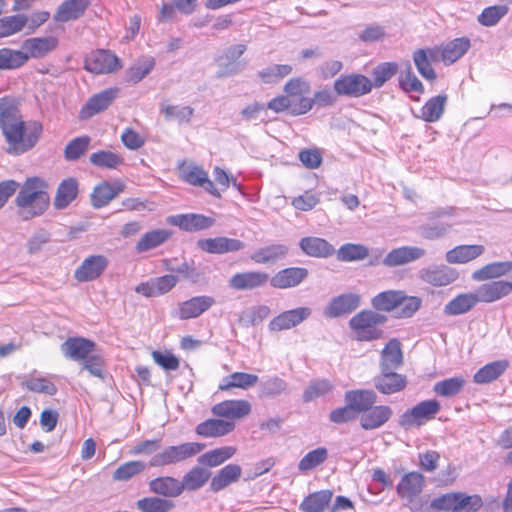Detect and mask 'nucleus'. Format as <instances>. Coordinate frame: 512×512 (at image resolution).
Masks as SVG:
<instances>
[{"label":"nucleus","instance_id":"nucleus-36","mask_svg":"<svg viewBox=\"0 0 512 512\" xmlns=\"http://www.w3.org/2000/svg\"><path fill=\"white\" fill-rule=\"evenodd\" d=\"M377 396L372 390H350L345 393V401L355 413L364 414L376 402Z\"/></svg>","mask_w":512,"mask_h":512},{"label":"nucleus","instance_id":"nucleus-47","mask_svg":"<svg viewBox=\"0 0 512 512\" xmlns=\"http://www.w3.org/2000/svg\"><path fill=\"white\" fill-rule=\"evenodd\" d=\"M237 452L234 446H223L207 451L199 456L198 462L207 467H217L231 459Z\"/></svg>","mask_w":512,"mask_h":512},{"label":"nucleus","instance_id":"nucleus-24","mask_svg":"<svg viewBox=\"0 0 512 512\" xmlns=\"http://www.w3.org/2000/svg\"><path fill=\"white\" fill-rule=\"evenodd\" d=\"M425 249L417 246H402L391 250L383 259V265L397 267L416 261L425 256Z\"/></svg>","mask_w":512,"mask_h":512},{"label":"nucleus","instance_id":"nucleus-48","mask_svg":"<svg viewBox=\"0 0 512 512\" xmlns=\"http://www.w3.org/2000/svg\"><path fill=\"white\" fill-rule=\"evenodd\" d=\"M78 194V182L74 178L64 179L58 186L54 199L56 209L66 208Z\"/></svg>","mask_w":512,"mask_h":512},{"label":"nucleus","instance_id":"nucleus-41","mask_svg":"<svg viewBox=\"0 0 512 512\" xmlns=\"http://www.w3.org/2000/svg\"><path fill=\"white\" fill-rule=\"evenodd\" d=\"M512 271V261H499L489 263L472 273L474 281H486L497 279L509 274Z\"/></svg>","mask_w":512,"mask_h":512},{"label":"nucleus","instance_id":"nucleus-58","mask_svg":"<svg viewBox=\"0 0 512 512\" xmlns=\"http://www.w3.org/2000/svg\"><path fill=\"white\" fill-rule=\"evenodd\" d=\"M90 162L99 168L117 169L123 164V158L115 152L101 150L90 155Z\"/></svg>","mask_w":512,"mask_h":512},{"label":"nucleus","instance_id":"nucleus-3","mask_svg":"<svg viewBox=\"0 0 512 512\" xmlns=\"http://www.w3.org/2000/svg\"><path fill=\"white\" fill-rule=\"evenodd\" d=\"M386 321V316L377 311L362 310L350 319L349 327L357 341H373L383 338L381 326Z\"/></svg>","mask_w":512,"mask_h":512},{"label":"nucleus","instance_id":"nucleus-11","mask_svg":"<svg viewBox=\"0 0 512 512\" xmlns=\"http://www.w3.org/2000/svg\"><path fill=\"white\" fill-rule=\"evenodd\" d=\"M181 178L190 185L199 186L204 188L208 193L214 197L220 198L221 194L215 187L213 182L208 178V174L204 169L198 165L189 163L182 164L179 167Z\"/></svg>","mask_w":512,"mask_h":512},{"label":"nucleus","instance_id":"nucleus-34","mask_svg":"<svg viewBox=\"0 0 512 512\" xmlns=\"http://www.w3.org/2000/svg\"><path fill=\"white\" fill-rule=\"evenodd\" d=\"M485 252L483 245H459L446 252L445 259L450 264H465Z\"/></svg>","mask_w":512,"mask_h":512},{"label":"nucleus","instance_id":"nucleus-54","mask_svg":"<svg viewBox=\"0 0 512 512\" xmlns=\"http://www.w3.org/2000/svg\"><path fill=\"white\" fill-rule=\"evenodd\" d=\"M160 112L168 121H177L179 124L190 123L194 109L187 105H174L169 103H162L160 105Z\"/></svg>","mask_w":512,"mask_h":512},{"label":"nucleus","instance_id":"nucleus-32","mask_svg":"<svg viewBox=\"0 0 512 512\" xmlns=\"http://www.w3.org/2000/svg\"><path fill=\"white\" fill-rule=\"evenodd\" d=\"M234 429V422L213 418L198 424L196 427V433L202 437L216 438L225 436Z\"/></svg>","mask_w":512,"mask_h":512},{"label":"nucleus","instance_id":"nucleus-46","mask_svg":"<svg viewBox=\"0 0 512 512\" xmlns=\"http://www.w3.org/2000/svg\"><path fill=\"white\" fill-rule=\"evenodd\" d=\"M333 497L331 490H320L309 494L300 504L303 512H324Z\"/></svg>","mask_w":512,"mask_h":512},{"label":"nucleus","instance_id":"nucleus-28","mask_svg":"<svg viewBox=\"0 0 512 512\" xmlns=\"http://www.w3.org/2000/svg\"><path fill=\"white\" fill-rule=\"evenodd\" d=\"M215 304V299L211 296L202 295L192 297L179 305V318L187 320L197 318Z\"/></svg>","mask_w":512,"mask_h":512},{"label":"nucleus","instance_id":"nucleus-35","mask_svg":"<svg viewBox=\"0 0 512 512\" xmlns=\"http://www.w3.org/2000/svg\"><path fill=\"white\" fill-rule=\"evenodd\" d=\"M242 474V468L238 464H228L221 468L210 483V489L213 492H219L229 485L236 483Z\"/></svg>","mask_w":512,"mask_h":512},{"label":"nucleus","instance_id":"nucleus-63","mask_svg":"<svg viewBox=\"0 0 512 512\" xmlns=\"http://www.w3.org/2000/svg\"><path fill=\"white\" fill-rule=\"evenodd\" d=\"M482 506V499L478 495H466L456 492L451 512H476Z\"/></svg>","mask_w":512,"mask_h":512},{"label":"nucleus","instance_id":"nucleus-2","mask_svg":"<svg viewBox=\"0 0 512 512\" xmlns=\"http://www.w3.org/2000/svg\"><path fill=\"white\" fill-rule=\"evenodd\" d=\"M421 299L416 296H408L402 290H387L378 293L371 300L372 307L377 311H395L397 317L409 318L413 316L421 306Z\"/></svg>","mask_w":512,"mask_h":512},{"label":"nucleus","instance_id":"nucleus-62","mask_svg":"<svg viewBox=\"0 0 512 512\" xmlns=\"http://www.w3.org/2000/svg\"><path fill=\"white\" fill-rule=\"evenodd\" d=\"M28 22L25 15L6 16L0 19V38L20 32Z\"/></svg>","mask_w":512,"mask_h":512},{"label":"nucleus","instance_id":"nucleus-26","mask_svg":"<svg viewBox=\"0 0 512 512\" xmlns=\"http://www.w3.org/2000/svg\"><path fill=\"white\" fill-rule=\"evenodd\" d=\"M425 486V478L419 472H410L405 474L397 485L398 495L408 500L411 506L416 502H413L414 498L418 496Z\"/></svg>","mask_w":512,"mask_h":512},{"label":"nucleus","instance_id":"nucleus-5","mask_svg":"<svg viewBox=\"0 0 512 512\" xmlns=\"http://www.w3.org/2000/svg\"><path fill=\"white\" fill-rule=\"evenodd\" d=\"M204 448V444L196 442H186L177 446H168L151 457L149 466L161 467L176 464L197 455Z\"/></svg>","mask_w":512,"mask_h":512},{"label":"nucleus","instance_id":"nucleus-8","mask_svg":"<svg viewBox=\"0 0 512 512\" xmlns=\"http://www.w3.org/2000/svg\"><path fill=\"white\" fill-rule=\"evenodd\" d=\"M440 411V403L435 400H425L405 411L399 419V424L405 429L420 427L435 418Z\"/></svg>","mask_w":512,"mask_h":512},{"label":"nucleus","instance_id":"nucleus-55","mask_svg":"<svg viewBox=\"0 0 512 512\" xmlns=\"http://www.w3.org/2000/svg\"><path fill=\"white\" fill-rule=\"evenodd\" d=\"M170 236L171 232L166 229L149 231L140 237L136 244V250L142 253L154 249L166 242Z\"/></svg>","mask_w":512,"mask_h":512},{"label":"nucleus","instance_id":"nucleus-38","mask_svg":"<svg viewBox=\"0 0 512 512\" xmlns=\"http://www.w3.org/2000/svg\"><path fill=\"white\" fill-rule=\"evenodd\" d=\"M89 4V0H66L58 7L53 18L56 22L76 20L83 15Z\"/></svg>","mask_w":512,"mask_h":512},{"label":"nucleus","instance_id":"nucleus-1","mask_svg":"<svg viewBox=\"0 0 512 512\" xmlns=\"http://www.w3.org/2000/svg\"><path fill=\"white\" fill-rule=\"evenodd\" d=\"M47 183L38 177L29 178L21 187L15 203L22 220H30L42 215L50 204Z\"/></svg>","mask_w":512,"mask_h":512},{"label":"nucleus","instance_id":"nucleus-21","mask_svg":"<svg viewBox=\"0 0 512 512\" xmlns=\"http://www.w3.org/2000/svg\"><path fill=\"white\" fill-rule=\"evenodd\" d=\"M419 277L424 282L433 286H446L458 278V272L451 267L430 266L419 271Z\"/></svg>","mask_w":512,"mask_h":512},{"label":"nucleus","instance_id":"nucleus-45","mask_svg":"<svg viewBox=\"0 0 512 512\" xmlns=\"http://www.w3.org/2000/svg\"><path fill=\"white\" fill-rule=\"evenodd\" d=\"M259 377L255 374L245 372H234L224 377L219 384L221 391H228L232 388L249 389L257 384Z\"/></svg>","mask_w":512,"mask_h":512},{"label":"nucleus","instance_id":"nucleus-25","mask_svg":"<svg viewBox=\"0 0 512 512\" xmlns=\"http://www.w3.org/2000/svg\"><path fill=\"white\" fill-rule=\"evenodd\" d=\"M308 276V270L303 267H290L278 271L271 279L270 284L277 289H288L298 286Z\"/></svg>","mask_w":512,"mask_h":512},{"label":"nucleus","instance_id":"nucleus-42","mask_svg":"<svg viewBox=\"0 0 512 512\" xmlns=\"http://www.w3.org/2000/svg\"><path fill=\"white\" fill-rule=\"evenodd\" d=\"M149 489L151 492L164 497H177L182 493L180 480L163 476L158 477L149 482Z\"/></svg>","mask_w":512,"mask_h":512},{"label":"nucleus","instance_id":"nucleus-61","mask_svg":"<svg viewBox=\"0 0 512 512\" xmlns=\"http://www.w3.org/2000/svg\"><path fill=\"white\" fill-rule=\"evenodd\" d=\"M465 383L463 377H452L435 383L433 391L442 397H453L462 391Z\"/></svg>","mask_w":512,"mask_h":512},{"label":"nucleus","instance_id":"nucleus-6","mask_svg":"<svg viewBox=\"0 0 512 512\" xmlns=\"http://www.w3.org/2000/svg\"><path fill=\"white\" fill-rule=\"evenodd\" d=\"M43 131L42 124L36 120H28L12 138L7 141L6 151L10 155H21L36 146Z\"/></svg>","mask_w":512,"mask_h":512},{"label":"nucleus","instance_id":"nucleus-40","mask_svg":"<svg viewBox=\"0 0 512 512\" xmlns=\"http://www.w3.org/2000/svg\"><path fill=\"white\" fill-rule=\"evenodd\" d=\"M390 371H381V374L375 378V387L383 394H393L402 390L406 385V378L398 373Z\"/></svg>","mask_w":512,"mask_h":512},{"label":"nucleus","instance_id":"nucleus-33","mask_svg":"<svg viewBox=\"0 0 512 512\" xmlns=\"http://www.w3.org/2000/svg\"><path fill=\"white\" fill-rule=\"evenodd\" d=\"M392 416V409L386 405L372 406L360 417V425L365 430L383 426Z\"/></svg>","mask_w":512,"mask_h":512},{"label":"nucleus","instance_id":"nucleus-18","mask_svg":"<svg viewBox=\"0 0 512 512\" xmlns=\"http://www.w3.org/2000/svg\"><path fill=\"white\" fill-rule=\"evenodd\" d=\"M312 107L313 101L308 97H302L297 102L288 96H278L270 100L267 104V108L276 113L289 110V112L294 116L303 115L310 111Z\"/></svg>","mask_w":512,"mask_h":512},{"label":"nucleus","instance_id":"nucleus-49","mask_svg":"<svg viewBox=\"0 0 512 512\" xmlns=\"http://www.w3.org/2000/svg\"><path fill=\"white\" fill-rule=\"evenodd\" d=\"M304 253L313 257H329L334 253V247L325 239L305 237L300 241Z\"/></svg>","mask_w":512,"mask_h":512},{"label":"nucleus","instance_id":"nucleus-51","mask_svg":"<svg viewBox=\"0 0 512 512\" xmlns=\"http://www.w3.org/2000/svg\"><path fill=\"white\" fill-rule=\"evenodd\" d=\"M210 476L211 473L207 469L200 466L193 467L180 481L182 492L184 490L196 491L200 489L208 482Z\"/></svg>","mask_w":512,"mask_h":512},{"label":"nucleus","instance_id":"nucleus-15","mask_svg":"<svg viewBox=\"0 0 512 512\" xmlns=\"http://www.w3.org/2000/svg\"><path fill=\"white\" fill-rule=\"evenodd\" d=\"M312 313L309 307H298L287 310L273 318L269 323L271 331H282L291 329L305 321Z\"/></svg>","mask_w":512,"mask_h":512},{"label":"nucleus","instance_id":"nucleus-20","mask_svg":"<svg viewBox=\"0 0 512 512\" xmlns=\"http://www.w3.org/2000/svg\"><path fill=\"white\" fill-rule=\"evenodd\" d=\"M118 93L117 88H110L93 95L80 110V118L88 119L107 109Z\"/></svg>","mask_w":512,"mask_h":512},{"label":"nucleus","instance_id":"nucleus-27","mask_svg":"<svg viewBox=\"0 0 512 512\" xmlns=\"http://www.w3.org/2000/svg\"><path fill=\"white\" fill-rule=\"evenodd\" d=\"M197 244L201 250L211 254H224L244 248L242 241L227 237L201 239Z\"/></svg>","mask_w":512,"mask_h":512},{"label":"nucleus","instance_id":"nucleus-23","mask_svg":"<svg viewBox=\"0 0 512 512\" xmlns=\"http://www.w3.org/2000/svg\"><path fill=\"white\" fill-rule=\"evenodd\" d=\"M251 404L244 399L225 400L212 407V413L226 419H241L249 415Z\"/></svg>","mask_w":512,"mask_h":512},{"label":"nucleus","instance_id":"nucleus-43","mask_svg":"<svg viewBox=\"0 0 512 512\" xmlns=\"http://www.w3.org/2000/svg\"><path fill=\"white\" fill-rule=\"evenodd\" d=\"M122 191L121 184H111L109 182H102L97 185L91 194V203L95 208L106 206Z\"/></svg>","mask_w":512,"mask_h":512},{"label":"nucleus","instance_id":"nucleus-10","mask_svg":"<svg viewBox=\"0 0 512 512\" xmlns=\"http://www.w3.org/2000/svg\"><path fill=\"white\" fill-rule=\"evenodd\" d=\"M120 67V59L108 50H96L85 60V68L94 74L112 73Z\"/></svg>","mask_w":512,"mask_h":512},{"label":"nucleus","instance_id":"nucleus-39","mask_svg":"<svg viewBox=\"0 0 512 512\" xmlns=\"http://www.w3.org/2000/svg\"><path fill=\"white\" fill-rule=\"evenodd\" d=\"M246 51V45L237 44L226 50L225 56L218 59L220 70L217 75L219 78L231 76L239 72L238 66L234 63Z\"/></svg>","mask_w":512,"mask_h":512},{"label":"nucleus","instance_id":"nucleus-57","mask_svg":"<svg viewBox=\"0 0 512 512\" xmlns=\"http://www.w3.org/2000/svg\"><path fill=\"white\" fill-rule=\"evenodd\" d=\"M28 57L22 50L0 49V70H14L24 66Z\"/></svg>","mask_w":512,"mask_h":512},{"label":"nucleus","instance_id":"nucleus-56","mask_svg":"<svg viewBox=\"0 0 512 512\" xmlns=\"http://www.w3.org/2000/svg\"><path fill=\"white\" fill-rule=\"evenodd\" d=\"M328 459V450L325 447H317L306 453L298 463V470L301 474H308L310 471L322 465Z\"/></svg>","mask_w":512,"mask_h":512},{"label":"nucleus","instance_id":"nucleus-30","mask_svg":"<svg viewBox=\"0 0 512 512\" xmlns=\"http://www.w3.org/2000/svg\"><path fill=\"white\" fill-rule=\"evenodd\" d=\"M169 222L185 231L208 229L214 224V219L202 214H182L169 218Z\"/></svg>","mask_w":512,"mask_h":512},{"label":"nucleus","instance_id":"nucleus-60","mask_svg":"<svg viewBox=\"0 0 512 512\" xmlns=\"http://www.w3.org/2000/svg\"><path fill=\"white\" fill-rule=\"evenodd\" d=\"M155 61L152 57L140 59L126 71V81L136 84L140 82L154 68Z\"/></svg>","mask_w":512,"mask_h":512},{"label":"nucleus","instance_id":"nucleus-44","mask_svg":"<svg viewBox=\"0 0 512 512\" xmlns=\"http://www.w3.org/2000/svg\"><path fill=\"white\" fill-rule=\"evenodd\" d=\"M508 367L509 362L505 359L488 363L474 374L473 380L477 384L493 382L497 380Z\"/></svg>","mask_w":512,"mask_h":512},{"label":"nucleus","instance_id":"nucleus-29","mask_svg":"<svg viewBox=\"0 0 512 512\" xmlns=\"http://www.w3.org/2000/svg\"><path fill=\"white\" fill-rule=\"evenodd\" d=\"M471 42L467 37L453 39L444 46H438L439 60L449 65L461 58L470 48Z\"/></svg>","mask_w":512,"mask_h":512},{"label":"nucleus","instance_id":"nucleus-9","mask_svg":"<svg viewBox=\"0 0 512 512\" xmlns=\"http://www.w3.org/2000/svg\"><path fill=\"white\" fill-rule=\"evenodd\" d=\"M334 90L340 96L358 98L371 92L372 81L357 73L341 75L334 82Z\"/></svg>","mask_w":512,"mask_h":512},{"label":"nucleus","instance_id":"nucleus-14","mask_svg":"<svg viewBox=\"0 0 512 512\" xmlns=\"http://www.w3.org/2000/svg\"><path fill=\"white\" fill-rule=\"evenodd\" d=\"M438 46L417 49L413 52V61L422 77L433 81L436 79L432 64L440 62Z\"/></svg>","mask_w":512,"mask_h":512},{"label":"nucleus","instance_id":"nucleus-53","mask_svg":"<svg viewBox=\"0 0 512 512\" xmlns=\"http://www.w3.org/2000/svg\"><path fill=\"white\" fill-rule=\"evenodd\" d=\"M446 103V95H437L430 98L421 108L420 118L426 122L438 121L444 113Z\"/></svg>","mask_w":512,"mask_h":512},{"label":"nucleus","instance_id":"nucleus-19","mask_svg":"<svg viewBox=\"0 0 512 512\" xmlns=\"http://www.w3.org/2000/svg\"><path fill=\"white\" fill-rule=\"evenodd\" d=\"M269 275L262 271H246L234 274L228 281L229 287L238 291L253 290L266 285Z\"/></svg>","mask_w":512,"mask_h":512},{"label":"nucleus","instance_id":"nucleus-31","mask_svg":"<svg viewBox=\"0 0 512 512\" xmlns=\"http://www.w3.org/2000/svg\"><path fill=\"white\" fill-rule=\"evenodd\" d=\"M403 362L401 343L397 339H391L384 346L380 355L381 371L398 369Z\"/></svg>","mask_w":512,"mask_h":512},{"label":"nucleus","instance_id":"nucleus-64","mask_svg":"<svg viewBox=\"0 0 512 512\" xmlns=\"http://www.w3.org/2000/svg\"><path fill=\"white\" fill-rule=\"evenodd\" d=\"M147 465L143 461L133 460L120 465L113 473V479L117 481H127L134 476L142 473Z\"/></svg>","mask_w":512,"mask_h":512},{"label":"nucleus","instance_id":"nucleus-7","mask_svg":"<svg viewBox=\"0 0 512 512\" xmlns=\"http://www.w3.org/2000/svg\"><path fill=\"white\" fill-rule=\"evenodd\" d=\"M26 122L15 99L0 98V129L6 142L20 132Z\"/></svg>","mask_w":512,"mask_h":512},{"label":"nucleus","instance_id":"nucleus-16","mask_svg":"<svg viewBox=\"0 0 512 512\" xmlns=\"http://www.w3.org/2000/svg\"><path fill=\"white\" fill-rule=\"evenodd\" d=\"M512 292V282L504 280L490 281L480 285L476 290L475 294L478 302L482 303H493Z\"/></svg>","mask_w":512,"mask_h":512},{"label":"nucleus","instance_id":"nucleus-13","mask_svg":"<svg viewBox=\"0 0 512 512\" xmlns=\"http://www.w3.org/2000/svg\"><path fill=\"white\" fill-rule=\"evenodd\" d=\"M108 266V259L103 255H91L83 260L74 272L78 282H89L102 275Z\"/></svg>","mask_w":512,"mask_h":512},{"label":"nucleus","instance_id":"nucleus-37","mask_svg":"<svg viewBox=\"0 0 512 512\" xmlns=\"http://www.w3.org/2000/svg\"><path fill=\"white\" fill-rule=\"evenodd\" d=\"M288 246L285 244H270L255 250L251 259L258 264H273L288 254Z\"/></svg>","mask_w":512,"mask_h":512},{"label":"nucleus","instance_id":"nucleus-59","mask_svg":"<svg viewBox=\"0 0 512 512\" xmlns=\"http://www.w3.org/2000/svg\"><path fill=\"white\" fill-rule=\"evenodd\" d=\"M136 506L141 512H170L174 503L164 498L152 496L139 499Z\"/></svg>","mask_w":512,"mask_h":512},{"label":"nucleus","instance_id":"nucleus-4","mask_svg":"<svg viewBox=\"0 0 512 512\" xmlns=\"http://www.w3.org/2000/svg\"><path fill=\"white\" fill-rule=\"evenodd\" d=\"M456 209L440 208L427 214L428 223L419 227L420 235L427 240H436L446 236L451 228L458 224L455 221Z\"/></svg>","mask_w":512,"mask_h":512},{"label":"nucleus","instance_id":"nucleus-17","mask_svg":"<svg viewBox=\"0 0 512 512\" xmlns=\"http://www.w3.org/2000/svg\"><path fill=\"white\" fill-rule=\"evenodd\" d=\"M58 38L52 35L26 39L22 44V51L28 57L40 59L54 51L58 46Z\"/></svg>","mask_w":512,"mask_h":512},{"label":"nucleus","instance_id":"nucleus-22","mask_svg":"<svg viewBox=\"0 0 512 512\" xmlns=\"http://www.w3.org/2000/svg\"><path fill=\"white\" fill-rule=\"evenodd\" d=\"M95 349V343L82 337H70L62 345L64 356L74 361H83L88 358Z\"/></svg>","mask_w":512,"mask_h":512},{"label":"nucleus","instance_id":"nucleus-52","mask_svg":"<svg viewBox=\"0 0 512 512\" xmlns=\"http://www.w3.org/2000/svg\"><path fill=\"white\" fill-rule=\"evenodd\" d=\"M477 303L478 299L475 292L460 294L445 305L444 313L450 316L464 314L470 311Z\"/></svg>","mask_w":512,"mask_h":512},{"label":"nucleus","instance_id":"nucleus-12","mask_svg":"<svg viewBox=\"0 0 512 512\" xmlns=\"http://www.w3.org/2000/svg\"><path fill=\"white\" fill-rule=\"evenodd\" d=\"M361 303V297L357 293H346L334 297L323 310L327 318H337L356 310Z\"/></svg>","mask_w":512,"mask_h":512},{"label":"nucleus","instance_id":"nucleus-50","mask_svg":"<svg viewBox=\"0 0 512 512\" xmlns=\"http://www.w3.org/2000/svg\"><path fill=\"white\" fill-rule=\"evenodd\" d=\"M456 500V492L446 493L439 497L434 498L430 503L413 504L410 509L413 512H438L452 510L453 502Z\"/></svg>","mask_w":512,"mask_h":512}]
</instances>
